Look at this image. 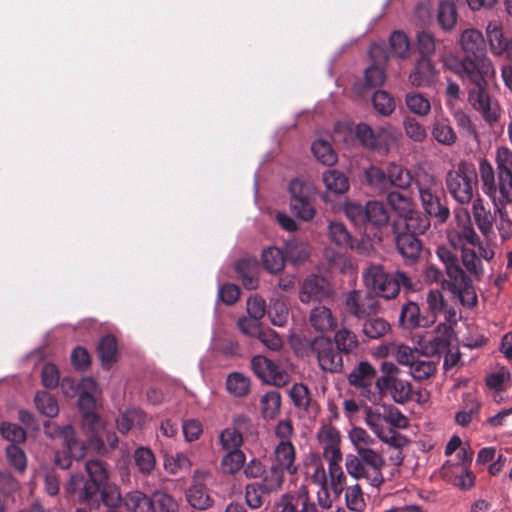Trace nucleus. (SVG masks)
<instances>
[{"label": "nucleus", "mask_w": 512, "mask_h": 512, "mask_svg": "<svg viewBox=\"0 0 512 512\" xmlns=\"http://www.w3.org/2000/svg\"><path fill=\"white\" fill-rule=\"evenodd\" d=\"M395 235L396 248L406 263L414 264L420 258L423 246L417 235L393 231Z\"/></svg>", "instance_id": "obj_15"}, {"label": "nucleus", "mask_w": 512, "mask_h": 512, "mask_svg": "<svg viewBox=\"0 0 512 512\" xmlns=\"http://www.w3.org/2000/svg\"><path fill=\"white\" fill-rule=\"evenodd\" d=\"M453 293H456L463 306L473 308L477 305V294L474 290L471 280L452 288Z\"/></svg>", "instance_id": "obj_62"}, {"label": "nucleus", "mask_w": 512, "mask_h": 512, "mask_svg": "<svg viewBox=\"0 0 512 512\" xmlns=\"http://www.w3.org/2000/svg\"><path fill=\"white\" fill-rule=\"evenodd\" d=\"M188 504L195 510L204 511L214 504V499L210 495L206 485L199 481L194 483L186 490L185 493Z\"/></svg>", "instance_id": "obj_23"}, {"label": "nucleus", "mask_w": 512, "mask_h": 512, "mask_svg": "<svg viewBox=\"0 0 512 512\" xmlns=\"http://www.w3.org/2000/svg\"><path fill=\"white\" fill-rule=\"evenodd\" d=\"M418 190L419 197L433 193L442 192V183L433 174L419 169L414 174L413 182Z\"/></svg>", "instance_id": "obj_30"}, {"label": "nucleus", "mask_w": 512, "mask_h": 512, "mask_svg": "<svg viewBox=\"0 0 512 512\" xmlns=\"http://www.w3.org/2000/svg\"><path fill=\"white\" fill-rule=\"evenodd\" d=\"M6 457L9 464L18 472L23 473L27 467L25 452L19 446L10 444L6 447Z\"/></svg>", "instance_id": "obj_64"}, {"label": "nucleus", "mask_w": 512, "mask_h": 512, "mask_svg": "<svg viewBox=\"0 0 512 512\" xmlns=\"http://www.w3.org/2000/svg\"><path fill=\"white\" fill-rule=\"evenodd\" d=\"M326 189L334 194H343L350 187L349 179L344 172L336 169L327 170L323 174Z\"/></svg>", "instance_id": "obj_32"}, {"label": "nucleus", "mask_w": 512, "mask_h": 512, "mask_svg": "<svg viewBox=\"0 0 512 512\" xmlns=\"http://www.w3.org/2000/svg\"><path fill=\"white\" fill-rule=\"evenodd\" d=\"M401 370L392 362L381 363L380 376L375 382V389L380 395V400L390 395L394 402L405 404L412 400L413 388L408 380L400 377Z\"/></svg>", "instance_id": "obj_3"}, {"label": "nucleus", "mask_w": 512, "mask_h": 512, "mask_svg": "<svg viewBox=\"0 0 512 512\" xmlns=\"http://www.w3.org/2000/svg\"><path fill=\"white\" fill-rule=\"evenodd\" d=\"M285 472V470L272 464L268 470L265 469V473L259 483L262 485L264 490L269 491L270 493L276 492L281 489L284 483Z\"/></svg>", "instance_id": "obj_42"}, {"label": "nucleus", "mask_w": 512, "mask_h": 512, "mask_svg": "<svg viewBox=\"0 0 512 512\" xmlns=\"http://www.w3.org/2000/svg\"><path fill=\"white\" fill-rule=\"evenodd\" d=\"M245 462L246 456L243 451H227L221 460V469L224 474L235 475L243 469Z\"/></svg>", "instance_id": "obj_41"}, {"label": "nucleus", "mask_w": 512, "mask_h": 512, "mask_svg": "<svg viewBox=\"0 0 512 512\" xmlns=\"http://www.w3.org/2000/svg\"><path fill=\"white\" fill-rule=\"evenodd\" d=\"M410 374L417 380L422 381L433 376L437 370L436 363L431 360L418 358L413 364H411Z\"/></svg>", "instance_id": "obj_60"}, {"label": "nucleus", "mask_w": 512, "mask_h": 512, "mask_svg": "<svg viewBox=\"0 0 512 512\" xmlns=\"http://www.w3.org/2000/svg\"><path fill=\"white\" fill-rule=\"evenodd\" d=\"M251 368L254 374L267 384L283 387L289 381L288 373L265 356H254L251 360Z\"/></svg>", "instance_id": "obj_12"}, {"label": "nucleus", "mask_w": 512, "mask_h": 512, "mask_svg": "<svg viewBox=\"0 0 512 512\" xmlns=\"http://www.w3.org/2000/svg\"><path fill=\"white\" fill-rule=\"evenodd\" d=\"M308 355L316 358L319 368L326 373L339 374L344 370L343 355L335 348L332 339L316 336L307 341Z\"/></svg>", "instance_id": "obj_6"}, {"label": "nucleus", "mask_w": 512, "mask_h": 512, "mask_svg": "<svg viewBox=\"0 0 512 512\" xmlns=\"http://www.w3.org/2000/svg\"><path fill=\"white\" fill-rule=\"evenodd\" d=\"M366 224L376 227L385 226L389 221V215L383 203L378 201H369L366 204Z\"/></svg>", "instance_id": "obj_45"}, {"label": "nucleus", "mask_w": 512, "mask_h": 512, "mask_svg": "<svg viewBox=\"0 0 512 512\" xmlns=\"http://www.w3.org/2000/svg\"><path fill=\"white\" fill-rule=\"evenodd\" d=\"M377 378L376 369L368 361H360L347 376L349 385L373 404L380 401V395L375 389Z\"/></svg>", "instance_id": "obj_9"}, {"label": "nucleus", "mask_w": 512, "mask_h": 512, "mask_svg": "<svg viewBox=\"0 0 512 512\" xmlns=\"http://www.w3.org/2000/svg\"><path fill=\"white\" fill-rule=\"evenodd\" d=\"M496 172L487 160L480 162V178L483 192L491 199L496 211L512 203V151L500 147L496 152Z\"/></svg>", "instance_id": "obj_2"}, {"label": "nucleus", "mask_w": 512, "mask_h": 512, "mask_svg": "<svg viewBox=\"0 0 512 512\" xmlns=\"http://www.w3.org/2000/svg\"><path fill=\"white\" fill-rule=\"evenodd\" d=\"M250 379L239 372L230 373L226 379V389L234 397L243 398L250 392Z\"/></svg>", "instance_id": "obj_36"}, {"label": "nucleus", "mask_w": 512, "mask_h": 512, "mask_svg": "<svg viewBox=\"0 0 512 512\" xmlns=\"http://www.w3.org/2000/svg\"><path fill=\"white\" fill-rule=\"evenodd\" d=\"M82 429L87 436V446L100 455L108 453L102 438L103 422L94 411H85L82 414Z\"/></svg>", "instance_id": "obj_13"}, {"label": "nucleus", "mask_w": 512, "mask_h": 512, "mask_svg": "<svg viewBox=\"0 0 512 512\" xmlns=\"http://www.w3.org/2000/svg\"><path fill=\"white\" fill-rule=\"evenodd\" d=\"M48 433L50 436L59 437L62 440L63 449L56 451L54 458V462L59 468L69 469L74 460L80 461L85 457L86 446L76 438L71 425L55 426L54 431Z\"/></svg>", "instance_id": "obj_5"}, {"label": "nucleus", "mask_w": 512, "mask_h": 512, "mask_svg": "<svg viewBox=\"0 0 512 512\" xmlns=\"http://www.w3.org/2000/svg\"><path fill=\"white\" fill-rule=\"evenodd\" d=\"M332 342L335 348L344 356L354 353L359 347L357 335L347 328H341L334 334Z\"/></svg>", "instance_id": "obj_29"}, {"label": "nucleus", "mask_w": 512, "mask_h": 512, "mask_svg": "<svg viewBox=\"0 0 512 512\" xmlns=\"http://www.w3.org/2000/svg\"><path fill=\"white\" fill-rule=\"evenodd\" d=\"M473 217L481 233L488 235L492 231L494 217L490 210L485 209L481 199L473 202Z\"/></svg>", "instance_id": "obj_39"}, {"label": "nucleus", "mask_w": 512, "mask_h": 512, "mask_svg": "<svg viewBox=\"0 0 512 512\" xmlns=\"http://www.w3.org/2000/svg\"><path fill=\"white\" fill-rule=\"evenodd\" d=\"M437 72L431 59L419 58L409 74V82L413 87H426L434 83Z\"/></svg>", "instance_id": "obj_20"}, {"label": "nucleus", "mask_w": 512, "mask_h": 512, "mask_svg": "<svg viewBox=\"0 0 512 512\" xmlns=\"http://www.w3.org/2000/svg\"><path fill=\"white\" fill-rule=\"evenodd\" d=\"M260 404L262 416L266 419H273L280 412L281 396L277 391L267 392L261 397Z\"/></svg>", "instance_id": "obj_47"}, {"label": "nucleus", "mask_w": 512, "mask_h": 512, "mask_svg": "<svg viewBox=\"0 0 512 512\" xmlns=\"http://www.w3.org/2000/svg\"><path fill=\"white\" fill-rule=\"evenodd\" d=\"M374 109L383 116L391 115L395 110L394 98L384 90H377L372 97Z\"/></svg>", "instance_id": "obj_54"}, {"label": "nucleus", "mask_w": 512, "mask_h": 512, "mask_svg": "<svg viewBox=\"0 0 512 512\" xmlns=\"http://www.w3.org/2000/svg\"><path fill=\"white\" fill-rule=\"evenodd\" d=\"M480 408V402L475 397L468 396L461 410L455 415L456 423L463 427L468 426L474 418L478 417Z\"/></svg>", "instance_id": "obj_37"}, {"label": "nucleus", "mask_w": 512, "mask_h": 512, "mask_svg": "<svg viewBox=\"0 0 512 512\" xmlns=\"http://www.w3.org/2000/svg\"><path fill=\"white\" fill-rule=\"evenodd\" d=\"M285 255L288 261L300 263L308 259L310 251L306 243L297 240H288Z\"/></svg>", "instance_id": "obj_58"}, {"label": "nucleus", "mask_w": 512, "mask_h": 512, "mask_svg": "<svg viewBox=\"0 0 512 512\" xmlns=\"http://www.w3.org/2000/svg\"><path fill=\"white\" fill-rule=\"evenodd\" d=\"M123 504L128 512H155L152 508V494L135 490L125 494Z\"/></svg>", "instance_id": "obj_28"}, {"label": "nucleus", "mask_w": 512, "mask_h": 512, "mask_svg": "<svg viewBox=\"0 0 512 512\" xmlns=\"http://www.w3.org/2000/svg\"><path fill=\"white\" fill-rule=\"evenodd\" d=\"M388 183L399 189H407L411 186L414 175L401 165L391 163L387 168Z\"/></svg>", "instance_id": "obj_34"}, {"label": "nucleus", "mask_w": 512, "mask_h": 512, "mask_svg": "<svg viewBox=\"0 0 512 512\" xmlns=\"http://www.w3.org/2000/svg\"><path fill=\"white\" fill-rule=\"evenodd\" d=\"M309 322L314 330L320 333L331 331L337 326V319L326 306L314 307L310 312Z\"/></svg>", "instance_id": "obj_24"}, {"label": "nucleus", "mask_w": 512, "mask_h": 512, "mask_svg": "<svg viewBox=\"0 0 512 512\" xmlns=\"http://www.w3.org/2000/svg\"><path fill=\"white\" fill-rule=\"evenodd\" d=\"M454 72L470 86L468 101L481 113L485 121L492 124L499 118V105L487 91L488 78L495 75V68L488 57H463L454 67Z\"/></svg>", "instance_id": "obj_1"}, {"label": "nucleus", "mask_w": 512, "mask_h": 512, "mask_svg": "<svg viewBox=\"0 0 512 512\" xmlns=\"http://www.w3.org/2000/svg\"><path fill=\"white\" fill-rule=\"evenodd\" d=\"M389 45L394 57L408 59L411 56L410 41L404 32H392L389 38Z\"/></svg>", "instance_id": "obj_40"}, {"label": "nucleus", "mask_w": 512, "mask_h": 512, "mask_svg": "<svg viewBox=\"0 0 512 512\" xmlns=\"http://www.w3.org/2000/svg\"><path fill=\"white\" fill-rule=\"evenodd\" d=\"M290 207L292 212L301 220L309 221L315 216L314 199L315 186L300 178H294L289 182Z\"/></svg>", "instance_id": "obj_7"}, {"label": "nucleus", "mask_w": 512, "mask_h": 512, "mask_svg": "<svg viewBox=\"0 0 512 512\" xmlns=\"http://www.w3.org/2000/svg\"><path fill=\"white\" fill-rule=\"evenodd\" d=\"M152 508H154L155 512H179L177 500L163 490L152 492Z\"/></svg>", "instance_id": "obj_44"}, {"label": "nucleus", "mask_w": 512, "mask_h": 512, "mask_svg": "<svg viewBox=\"0 0 512 512\" xmlns=\"http://www.w3.org/2000/svg\"><path fill=\"white\" fill-rule=\"evenodd\" d=\"M433 138L443 145L450 146L457 140L456 133L446 119L436 120L432 129Z\"/></svg>", "instance_id": "obj_43"}, {"label": "nucleus", "mask_w": 512, "mask_h": 512, "mask_svg": "<svg viewBox=\"0 0 512 512\" xmlns=\"http://www.w3.org/2000/svg\"><path fill=\"white\" fill-rule=\"evenodd\" d=\"M438 22L444 30H451L457 20L455 5L450 1H441L438 7Z\"/></svg>", "instance_id": "obj_55"}, {"label": "nucleus", "mask_w": 512, "mask_h": 512, "mask_svg": "<svg viewBox=\"0 0 512 512\" xmlns=\"http://www.w3.org/2000/svg\"><path fill=\"white\" fill-rule=\"evenodd\" d=\"M296 449L292 442H279L274 449V465L283 469L289 475L298 471L296 465Z\"/></svg>", "instance_id": "obj_22"}, {"label": "nucleus", "mask_w": 512, "mask_h": 512, "mask_svg": "<svg viewBox=\"0 0 512 512\" xmlns=\"http://www.w3.org/2000/svg\"><path fill=\"white\" fill-rule=\"evenodd\" d=\"M477 184V174L474 169L460 165L457 170L449 171L446 175V187L450 195L459 204H469L473 199Z\"/></svg>", "instance_id": "obj_8"}, {"label": "nucleus", "mask_w": 512, "mask_h": 512, "mask_svg": "<svg viewBox=\"0 0 512 512\" xmlns=\"http://www.w3.org/2000/svg\"><path fill=\"white\" fill-rule=\"evenodd\" d=\"M147 422V416L139 408L126 409L116 420L117 429L120 433L126 434L133 428H141Z\"/></svg>", "instance_id": "obj_27"}, {"label": "nucleus", "mask_w": 512, "mask_h": 512, "mask_svg": "<svg viewBox=\"0 0 512 512\" xmlns=\"http://www.w3.org/2000/svg\"><path fill=\"white\" fill-rule=\"evenodd\" d=\"M345 308L351 316L362 320L377 313L379 302L372 292L352 290L346 295Z\"/></svg>", "instance_id": "obj_11"}, {"label": "nucleus", "mask_w": 512, "mask_h": 512, "mask_svg": "<svg viewBox=\"0 0 512 512\" xmlns=\"http://www.w3.org/2000/svg\"><path fill=\"white\" fill-rule=\"evenodd\" d=\"M437 41L433 34L428 31H421L417 34V48L419 58L431 59L436 50Z\"/></svg>", "instance_id": "obj_61"}, {"label": "nucleus", "mask_w": 512, "mask_h": 512, "mask_svg": "<svg viewBox=\"0 0 512 512\" xmlns=\"http://www.w3.org/2000/svg\"><path fill=\"white\" fill-rule=\"evenodd\" d=\"M425 213L437 219L439 223H445L450 217V210L446 203L444 190L433 192L420 197Z\"/></svg>", "instance_id": "obj_16"}, {"label": "nucleus", "mask_w": 512, "mask_h": 512, "mask_svg": "<svg viewBox=\"0 0 512 512\" xmlns=\"http://www.w3.org/2000/svg\"><path fill=\"white\" fill-rule=\"evenodd\" d=\"M118 351L117 340L113 335H105L98 343L97 352L104 366L116 361Z\"/></svg>", "instance_id": "obj_38"}, {"label": "nucleus", "mask_w": 512, "mask_h": 512, "mask_svg": "<svg viewBox=\"0 0 512 512\" xmlns=\"http://www.w3.org/2000/svg\"><path fill=\"white\" fill-rule=\"evenodd\" d=\"M289 396L296 408L302 409L304 411L309 410L312 403V398L306 385L303 383L293 384V386L290 388Z\"/></svg>", "instance_id": "obj_51"}, {"label": "nucleus", "mask_w": 512, "mask_h": 512, "mask_svg": "<svg viewBox=\"0 0 512 512\" xmlns=\"http://www.w3.org/2000/svg\"><path fill=\"white\" fill-rule=\"evenodd\" d=\"M461 49L464 57H487L485 40L482 33L476 29H466L460 38Z\"/></svg>", "instance_id": "obj_21"}, {"label": "nucleus", "mask_w": 512, "mask_h": 512, "mask_svg": "<svg viewBox=\"0 0 512 512\" xmlns=\"http://www.w3.org/2000/svg\"><path fill=\"white\" fill-rule=\"evenodd\" d=\"M235 271L244 288L254 290L258 287V265L255 261L245 258L240 259L235 264Z\"/></svg>", "instance_id": "obj_26"}, {"label": "nucleus", "mask_w": 512, "mask_h": 512, "mask_svg": "<svg viewBox=\"0 0 512 512\" xmlns=\"http://www.w3.org/2000/svg\"><path fill=\"white\" fill-rule=\"evenodd\" d=\"M405 103L410 112L419 116H426L431 110L430 101L420 93L406 94Z\"/></svg>", "instance_id": "obj_57"}, {"label": "nucleus", "mask_w": 512, "mask_h": 512, "mask_svg": "<svg viewBox=\"0 0 512 512\" xmlns=\"http://www.w3.org/2000/svg\"><path fill=\"white\" fill-rule=\"evenodd\" d=\"M486 36L491 53L508 61L501 68V76L505 86L512 93V35L504 32L500 21L492 20L486 27Z\"/></svg>", "instance_id": "obj_4"}, {"label": "nucleus", "mask_w": 512, "mask_h": 512, "mask_svg": "<svg viewBox=\"0 0 512 512\" xmlns=\"http://www.w3.org/2000/svg\"><path fill=\"white\" fill-rule=\"evenodd\" d=\"M328 296L324 279L311 276L304 280L299 298L303 303H309L311 300H322Z\"/></svg>", "instance_id": "obj_25"}, {"label": "nucleus", "mask_w": 512, "mask_h": 512, "mask_svg": "<svg viewBox=\"0 0 512 512\" xmlns=\"http://www.w3.org/2000/svg\"><path fill=\"white\" fill-rule=\"evenodd\" d=\"M286 255L277 247H269L262 253L263 267L270 273H279L285 266Z\"/></svg>", "instance_id": "obj_35"}, {"label": "nucleus", "mask_w": 512, "mask_h": 512, "mask_svg": "<svg viewBox=\"0 0 512 512\" xmlns=\"http://www.w3.org/2000/svg\"><path fill=\"white\" fill-rule=\"evenodd\" d=\"M429 217L427 214L411 209V212L394 221L393 231L408 232L417 236L422 235L431 226Z\"/></svg>", "instance_id": "obj_14"}, {"label": "nucleus", "mask_w": 512, "mask_h": 512, "mask_svg": "<svg viewBox=\"0 0 512 512\" xmlns=\"http://www.w3.org/2000/svg\"><path fill=\"white\" fill-rule=\"evenodd\" d=\"M399 322L406 329L427 328L435 323V317L422 315L418 304L409 301L401 308Z\"/></svg>", "instance_id": "obj_17"}, {"label": "nucleus", "mask_w": 512, "mask_h": 512, "mask_svg": "<svg viewBox=\"0 0 512 512\" xmlns=\"http://www.w3.org/2000/svg\"><path fill=\"white\" fill-rule=\"evenodd\" d=\"M85 470L88 475V480L100 483L104 486L108 484L109 472L103 461L98 459L88 460L85 464Z\"/></svg>", "instance_id": "obj_52"}, {"label": "nucleus", "mask_w": 512, "mask_h": 512, "mask_svg": "<svg viewBox=\"0 0 512 512\" xmlns=\"http://www.w3.org/2000/svg\"><path fill=\"white\" fill-rule=\"evenodd\" d=\"M134 461L139 472L143 475H150L156 466L154 453L146 447H139L135 450Z\"/></svg>", "instance_id": "obj_46"}, {"label": "nucleus", "mask_w": 512, "mask_h": 512, "mask_svg": "<svg viewBox=\"0 0 512 512\" xmlns=\"http://www.w3.org/2000/svg\"><path fill=\"white\" fill-rule=\"evenodd\" d=\"M35 405L39 412L47 417H55L59 412L56 399L45 391L36 394Z\"/></svg>", "instance_id": "obj_59"}, {"label": "nucleus", "mask_w": 512, "mask_h": 512, "mask_svg": "<svg viewBox=\"0 0 512 512\" xmlns=\"http://www.w3.org/2000/svg\"><path fill=\"white\" fill-rule=\"evenodd\" d=\"M270 494L264 490L259 482L249 483L245 486V502L251 509H258L264 503V496Z\"/></svg>", "instance_id": "obj_56"}, {"label": "nucleus", "mask_w": 512, "mask_h": 512, "mask_svg": "<svg viewBox=\"0 0 512 512\" xmlns=\"http://www.w3.org/2000/svg\"><path fill=\"white\" fill-rule=\"evenodd\" d=\"M329 237L332 242L342 248H352L353 247V239L346 228V226L341 222H331L329 224Z\"/></svg>", "instance_id": "obj_48"}, {"label": "nucleus", "mask_w": 512, "mask_h": 512, "mask_svg": "<svg viewBox=\"0 0 512 512\" xmlns=\"http://www.w3.org/2000/svg\"><path fill=\"white\" fill-rule=\"evenodd\" d=\"M386 201L389 207L398 214L399 218L411 212V209H413L411 199L397 191L389 192L386 196Z\"/></svg>", "instance_id": "obj_49"}, {"label": "nucleus", "mask_w": 512, "mask_h": 512, "mask_svg": "<svg viewBox=\"0 0 512 512\" xmlns=\"http://www.w3.org/2000/svg\"><path fill=\"white\" fill-rule=\"evenodd\" d=\"M456 217L458 220H460L462 217L465 219V224H463L457 234L460 240L465 241L468 244H471L473 246H476L479 244L480 239L479 236L476 234L471 221H470V215L467 210H459L456 212Z\"/></svg>", "instance_id": "obj_53"}, {"label": "nucleus", "mask_w": 512, "mask_h": 512, "mask_svg": "<svg viewBox=\"0 0 512 512\" xmlns=\"http://www.w3.org/2000/svg\"><path fill=\"white\" fill-rule=\"evenodd\" d=\"M104 485L85 479L79 489L78 500L90 508L98 509L100 506V493Z\"/></svg>", "instance_id": "obj_31"}, {"label": "nucleus", "mask_w": 512, "mask_h": 512, "mask_svg": "<svg viewBox=\"0 0 512 512\" xmlns=\"http://www.w3.org/2000/svg\"><path fill=\"white\" fill-rule=\"evenodd\" d=\"M363 281L372 295L385 300H392L398 296V287L391 276L385 272L381 265H370L363 272Z\"/></svg>", "instance_id": "obj_10"}, {"label": "nucleus", "mask_w": 512, "mask_h": 512, "mask_svg": "<svg viewBox=\"0 0 512 512\" xmlns=\"http://www.w3.org/2000/svg\"><path fill=\"white\" fill-rule=\"evenodd\" d=\"M363 320L362 332L369 339H379L390 330V324L385 319L377 317L376 314Z\"/></svg>", "instance_id": "obj_33"}, {"label": "nucleus", "mask_w": 512, "mask_h": 512, "mask_svg": "<svg viewBox=\"0 0 512 512\" xmlns=\"http://www.w3.org/2000/svg\"><path fill=\"white\" fill-rule=\"evenodd\" d=\"M355 134L360 143L366 148L379 150L387 146L389 132L385 128L375 132L368 124L359 123L356 126Z\"/></svg>", "instance_id": "obj_19"}, {"label": "nucleus", "mask_w": 512, "mask_h": 512, "mask_svg": "<svg viewBox=\"0 0 512 512\" xmlns=\"http://www.w3.org/2000/svg\"><path fill=\"white\" fill-rule=\"evenodd\" d=\"M345 467L347 473L355 478V479H367L369 481V477H371L369 470L363 463L359 460L357 455L348 454L345 458Z\"/></svg>", "instance_id": "obj_63"}, {"label": "nucleus", "mask_w": 512, "mask_h": 512, "mask_svg": "<svg viewBox=\"0 0 512 512\" xmlns=\"http://www.w3.org/2000/svg\"><path fill=\"white\" fill-rule=\"evenodd\" d=\"M311 150L315 158L324 165L331 166L337 161V156L330 143L327 141H314Z\"/></svg>", "instance_id": "obj_50"}, {"label": "nucleus", "mask_w": 512, "mask_h": 512, "mask_svg": "<svg viewBox=\"0 0 512 512\" xmlns=\"http://www.w3.org/2000/svg\"><path fill=\"white\" fill-rule=\"evenodd\" d=\"M357 456L364 466L369 470L371 477L369 482L373 486H379L383 482L382 468L385 461L379 452L374 451L370 447L359 448Z\"/></svg>", "instance_id": "obj_18"}]
</instances>
